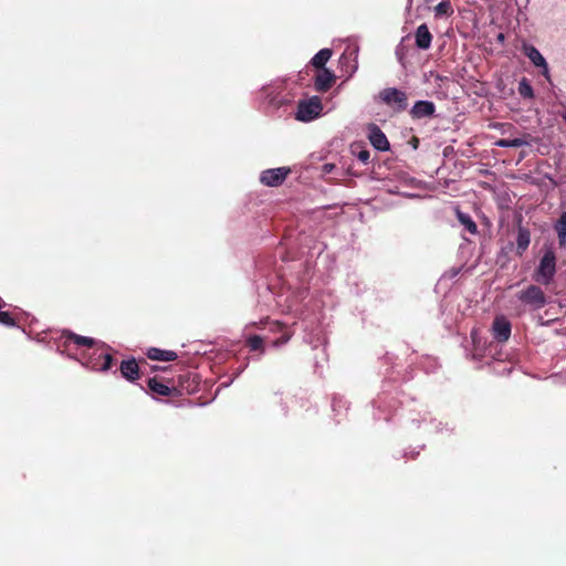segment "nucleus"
<instances>
[{"instance_id":"f257e3e1","label":"nucleus","mask_w":566,"mask_h":566,"mask_svg":"<svg viewBox=\"0 0 566 566\" xmlns=\"http://www.w3.org/2000/svg\"><path fill=\"white\" fill-rule=\"evenodd\" d=\"M556 273V255L554 251L547 250L542 256L538 268L534 273V280L543 285H548Z\"/></svg>"},{"instance_id":"f03ea898","label":"nucleus","mask_w":566,"mask_h":566,"mask_svg":"<svg viewBox=\"0 0 566 566\" xmlns=\"http://www.w3.org/2000/svg\"><path fill=\"white\" fill-rule=\"evenodd\" d=\"M516 297L526 306L532 310H539L546 304V295L543 290L534 284L528 285L526 289L520 291Z\"/></svg>"},{"instance_id":"7ed1b4c3","label":"nucleus","mask_w":566,"mask_h":566,"mask_svg":"<svg viewBox=\"0 0 566 566\" xmlns=\"http://www.w3.org/2000/svg\"><path fill=\"white\" fill-rule=\"evenodd\" d=\"M323 109L322 101L318 96H312L308 99L300 101L297 105L296 119L310 122L316 118Z\"/></svg>"},{"instance_id":"20e7f679","label":"nucleus","mask_w":566,"mask_h":566,"mask_svg":"<svg viewBox=\"0 0 566 566\" xmlns=\"http://www.w3.org/2000/svg\"><path fill=\"white\" fill-rule=\"evenodd\" d=\"M381 101L396 112H402L408 106L407 94L398 88L388 87L379 94Z\"/></svg>"},{"instance_id":"39448f33","label":"nucleus","mask_w":566,"mask_h":566,"mask_svg":"<svg viewBox=\"0 0 566 566\" xmlns=\"http://www.w3.org/2000/svg\"><path fill=\"white\" fill-rule=\"evenodd\" d=\"M512 333V324L504 315L494 317L491 334L495 342L505 343L510 339Z\"/></svg>"},{"instance_id":"423d86ee","label":"nucleus","mask_w":566,"mask_h":566,"mask_svg":"<svg viewBox=\"0 0 566 566\" xmlns=\"http://www.w3.org/2000/svg\"><path fill=\"white\" fill-rule=\"evenodd\" d=\"M290 172L291 169L287 167L266 169L261 172L260 181L268 187H279L285 181Z\"/></svg>"},{"instance_id":"0eeeda50","label":"nucleus","mask_w":566,"mask_h":566,"mask_svg":"<svg viewBox=\"0 0 566 566\" xmlns=\"http://www.w3.org/2000/svg\"><path fill=\"white\" fill-rule=\"evenodd\" d=\"M523 53L535 66L543 69L542 74L549 81L548 65L542 53L534 45L526 43L523 44Z\"/></svg>"},{"instance_id":"6e6552de","label":"nucleus","mask_w":566,"mask_h":566,"mask_svg":"<svg viewBox=\"0 0 566 566\" xmlns=\"http://www.w3.org/2000/svg\"><path fill=\"white\" fill-rule=\"evenodd\" d=\"M368 139L377 150L386 151L389 149L388 138L376 124L368 125Z\"/></svg>"},{"instance_id":"1a4fd4ad","label":"nucleus","mask_w":566,"mask_h":566,"mask_svg":"<svg viewBox=\"0 0 566 566\" xmlns=\"http://www.w3.org/2000/svg\"><path fill=\"white\" fill-rule=\"evenodd\" d=\"M336 82L335 74L328 69L317 70L314 77V87L319 93L327 92Z\"/></svg>"},{"instance_id":"9d476101","label":"nucleus","mask_w":566,"mask_h":566,"mask_svg":"<svg viewBox=\"0 0 566 566\" xmlns=\"http://www.w3.org/2000/svg\"><path fill=\"white\" fill-rule=\"evenodd\" d=\"M119 371L122 377L130 382L140 378V368L135 358L123 360L119 366Z\"/></svg>"},{"instance_id":"9b49d317","label":"nucleus","mask_w":566,"mask_h":566,"mask_svg":"<svg viewBox=\"0 0 566 566\" xmlns=\"http://www.w3.org/2000/svg\"><path fill=\"white\" fill-rule=\"evenodd\" d=\"M415 40L417 48L421 50H428L431 46L432 34L426 23H422L417 28Z\"/></svg>"},{"instance_id":"f8f14e48","label":"nucleus","mask_w":566,"mask_h":566,"mask_svg":"<svg viewBox=\"0 0 566 566\" xmlns=\"http://www.w3.org/2000/svg\"><path fill=\"white\" fill-rule=\"evenodd\" d=\"M436 111V106L430 101H418L412 106L410 114L413 118H423L432 116Z\"/></svg>"},{"instance_id":"ddd939ff","label":"nucleus","mask_w":566,"mask_h":566,"mask_svg":"<svg viewBox=\"0 0 566 566\" xmlns=\"http://www.w3.org/2000/svg\"><path fill=\"white\" fill-rule=\"evenodd\" d=\"M531 243V232L528 229L520 226L517 228V237H516V255L522 256L524 252L527 250Z\"/></svg>"},{"instance_id":"4468645a","label":"nucleus","mask_w":566,"mask_h":566,"mask_svg":"<svg viewBox=\"0 0 566 566\" xmlns=\"http://www.w3.org/2000/svg\"><path fill=\"white\" fill-rule=\"evenodd\" d=\"M63 336L65 337V343L73 342L77 346L93 348L95 345H97V342L94 338L81 336L73 332H64Z\"/></svg>"},{"instance_id":"2eb2a0df","label":"nucleus","mask_w":566,"mask_h":566,"mask_svg":"<svg viewBox=\"0 0 566 566\" xmlns=\"http://www.w3.org/2000/svg\"><path fill=\"white\" fill-rule=\"evenodd\" d=\"M147 357L151 360H160V361H172L177 359V354L172 350H163L159 348H150L147 352Z\"/></svg>"},{"instance_id":"dca6fc26","label":"nucleus","mask_w":566,"mask_h":566,"mask_svg":"<svg viewBox=\"0 0 566 566\" xmlns=\"http://www.w3.org/2000/svg\"><path fill=\"white\" fill-rule=\"evenodd\" d=\"M98 358H103L102 363L86 361L84 364L93 370L106 371L111 369L113 365V356L111 354L99 352Z\"/></svg>"},{"instance_id":"f3484780","label":"nucleus","mask_w":566,"mask_h":566,"mask_svg":"<svg viewBox=\"0 0 566 566\" xmlns=\"http://www.w3.org/2000/svg\"><path fill=\"white\" fill-rule=\"evenodd\" d=\"M554 229L557 233L559 247L566 249V211L562 212L554 224Z\"/></svg>"},{"instance_id":"a211bd4d","label":"nucleus","mask_w":566,"mask_h":566,"mask_svg":"<svg viewBox=\"0 0 566 566\" xmlns=\"http://www.w3.org/2000/svg\"><path fill=\"white\" fill-rule=\"evenodd\" d=\"M332 50L331 49H322L319 50L311 60V65L314 66L316 70H323L326 69L325 64L328 62V60L332 56Z\"/></svg>"},{"instance_id":"6ab92c4d","label":"nucleus","mask_w":566,"mask_h":566,"mask_svg":"<svg viewBox=\"0 0 566 566\" xmlns=\"http://www.w3.org/2000/svg\"><path fill=\"white\" fill-rule=\"evenodd\" d=\"M148 387L149 389L160 396H169L172 391V388H170L168 385L159 381L156 377L150 378L148 380Z\"/></svg>"},{"instance_id":"aec40b11","label":"nucleus","mask_w":566,"mask_h":566,"mask_svg":"<svg viewBox=\"0 0 566 566\" xmlns=\"http://www.w3.org/2000/svg\"><path fill=\"white\" fill-rule=\"evenodd\" d=\"M457 217L459 222L463 224L470 233L475 234L478 232L476 223L468 213L457 210Z\"/></svg>"},{"instance_id":"412c9836","label":"nucleus","mask_w":566,"mask_h":566,"mask_svg":"<svg viewBox=\"0 0 566 566\" xmlns=\"http://www.w3.org/2000/svg\"><path fill=\"white\" fill-rule=\"evenodd\" d=\"M434 15L436 18L440 17H451L454 12L453 7L450 0H442L434 7Z\"/></svg>"},{"instance_id":"4be33fe9","label":"nucleus","mask_w":566,"mask_h":566,"mask_svg":"<svg viewBox=\"0 0 566 566\" xmlns=\"http://www.w3.org/2000/svg\"><path fill=\"white\" fill-rule=\"evenodd\" d=\"M517 91H518V94L523 97V98H533L534 97V91H533V87L531 85V83L528 82L527 78L523 77L520 83H518V87H517Z\"/></svg>"},{"instance_id":"5701e85b","label":"nucleus","mask_w":566,"mask_h":566,"mask_svg":"<svg viewBox=\"0 0 566 566\" xmlns=\"http://www.w3.org/2000/svg\"><path fill=\"white\" fill-rule=\"evenodd\" d=\"M528 143L523 138H513V139H499L495 145L499 147H522L527 145Z\"/></svg>"},{"instance_id":"b1692460","label":"nucleus","mask_w":566,"mask_h":566,"mask_svg":"<svg viewBox=\"0 0 566 566\" xmlns=\"http://www.w3.org/2000/svg\"><path fill=\"white\" fill-rule=\"evenodd\" d=\"M247 344L252 352L260 350L264 353L263 338L259 335L250 336L247 340Z\"/></svg>"},{"instance_id":"393cba45","label":"nucleus","mask_w":566,"mask_h":566,"mask_svg":"<svg viewBox=\"0 0 566 566\" xmlns=\"http://www.w3.org/2000/svg\"><path fill=\"white\" fill-rule=\"evenodd\" d=\"M0 324L12 327L17 325V321L9 312L0 310Z\"/></svg>"},{"instance_id":"a878e982","label":"nucleus","mask_w":566,"mask_h":566,"mask_svg":"<svg viewBox=\"0 0 566 566\" xmlns=\"http://www.w3.org/2000/svg\"><path fill=\"white\" fill-rule=\"evenodd\" d=\"M105 344H102L99 347L93 348L92 356L87 361L102 363L103 358H98V353L104 352Z\"/></svg>"},{"instance_id":"bb28decb","label":"nucleus","mask_w":566,"mask_h":566,"mask_svg":"<svg viewBox=\"0 0 566 566\" xmlns=\"http://www.w3.org/2000/svg\"><path fill=\"white\" fill-rule=\"evenodd\" d=\"M369 157H370V154H369V151L367 149H361L357 154L358 160L361 161L365 165L368 164Z\"/></svg>"},{"instance_id":"cd10ccee","label":"nucleus","mask_w":566,"mask_h":566,"mask_svg":"<svg viewBox=\"0 0 566 566\" xmlns=\"http://www.w3.org/2000/svg\"><path fill=\"white\" fill-rule=\"evenodd\" d=\"M291 339V335L285 333L283 334L281 337H279L277 339H275L273 342V345L274 346H281V345H284L286 344L289 340Z\"/></svg>"},{"instance_id":"c85d7f7f","label":"nucleus","mask_w":566,"mask_h":566,"mask_svg":"<svg viewBox=\"0 0 566 566\" xmlns=\"http://www.w3.org/2000/svg\"><path fill=\"white\" fill-rule=\"evenodd\" d=\"M268 97L269 103L273 105L275 108H279L284 103L283 99H279L276 96H271V94H269Z\"/></svg>"},{"instance_id":"c756f323","label":"nucleus","mask_w":566,"mask_h":566,"mask_svg":"<svg viewBox=\"0 0 566 566\" xmlns=\"http://www.w3.org/2000/svg\"><path fill=\"white\" fill-rule=\"evenodd\" d=\"M354 56V61H355V65L353 66V70H352V73L356 71L357 69V56H358V48H355L353 49L350 52H349V56Z\"/></svg>"},{"instance_id":"7c9ffc66","label":"nucleus","mask_w":566,"mask_h":566,"mask_svg":"<svg viewBox=\"0 0 566 566\" xmlns=\"http://www.w3.org/2000/svg\"><path fill=\"white\" fill-rule=\"evenodd\" d=\"M497 41H500V42L504 41V34L503 33H499Z\"/></svg>"},{"instance_id":"2f4dec72","label":"nucleus","mask_w":566,"mask_h":566,"mask_svg":"<svg viewBox=\"0 0 566 566\" xmlns=\"http://www.w3.org/2000/svg\"><path fill=\"white\" fill-rule=\"evenodd\" d=\"M6 305V302L0 297V310H2Z\"/></svg>"},{"instance_id":"473e14b6","label":"nucleus","mask_w":566,"mask_h":566,"mask_svg":"<svg viewBox=\"0 0 566 566\" xmlns=\"http://www.w3.org/2000/svg\"><path fill=\"white\" fill-rule=\"evenodd\" d=\"M324 169H325V171H331L332 168L329 167V165H325Z\"/></svg>"},{"instance_id":"72a5a7b5","label":"nucleus","mask_w":566,"mask_h":566,"mask_svg":"<svg viewBox=\"0 0 566 566\" xmlns=\"http://www.w3.org/2000/svg\"><path fill=\"white\" fill-rule=\"evenodd\" d=\"M563 118H564V120L566 122V114H565V115H563Z\"/></svg>"}]
</instances>
